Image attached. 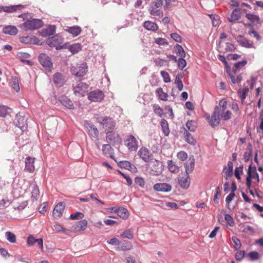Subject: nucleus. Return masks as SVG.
<instances>
[{"instance_id": "nucleus-62", "label": "nucleus", "mask_w": 263, "mask_h": 263, "mask_svg": "<svg viewBox=\"0 0 263 263\" xmlns=\"http://www.w3.org/2000/svg\"><path fill=\"white\" fill-rule=\"evenodd\" d=\"M235 194L234 193H230L229 195L226 198V202L227 204V207L228 209H230V202L235 197Z\"/></svg>"}, {"instance_id": "nucleus-3", "label": "nucleus", "mask_w": 263, "mask_h": 263, "mask_svg": "<svg viewBox=\"0 0 263 263\" xmlns=\"http://www.w3.org/2000/svg\"><path fill=\"white\" fill-rule=\"evenodd\" d=\"M63 42V39L62 36L58 34H56L51 37H48L46 40V43L50 47H55L57 50L66 49L67 48L68 43H66L63 45H61Z\"/></svg>"}, {"instance_id": "nucleus-13", "label": "nucleus", "mask_w": 263, "mask_h": 263, "mask_svg": "<svg viewBox=\"0 0 263 263\" xmlns=\"http://www.w3.org/2000/svg\"><path fill=\"white\" fill-rule=\"evenodd\" d=\"M88 85L85 83L80 82L77 86L73 88V92L76 95H79L81 97H84L87 92Z\"/></svg>"}, {"instance_id": "nucleus-7", "label": "nucleus", "mask_w": 263, "mask_h": 263, "mask_svg": "<svg viewBox=\"0 0 263 263\" xmlns=\"http://www.w3.org/2000/svg\"><path fill=\"white\" fill-rule=\"evenodd\" d=\"M38 60L41 65L46 70L50 72L53 69V63L50 57L44 53H40Z\"/></svg>"}, {"instance_id": "nucleus-45", "label": "nucleus", "mask_w": 263, "mask_h": 263, "mask_svg": "<svg viewBox=\"0 0 263 263\" xmlns=\"http://www.w3.org/2000/svg\"><path fill=\"white\" fill-rule=\"evenodd\" d=\"M246 17L249 20L250 22L257 24H259V17L255 14L248 13L246 14Z\"/></svg>"}, {"instance_id": "nucleus-22", "label": "nucleus", "mask_w": 263, "mask_h": 263, "mask_svg": "<svg viewBox=\"0 0 263 263\" xmlns=\"http://www.w3.org/2000/svg\"><path fill=\"white\" fill-rule=\"evenodd\" d=\"M178 183L182 189H187L190 185V178L189 175L184 174L183 176L179 177Z\"/></svg>"}, {"instance_id": "nucleus-36", "label": "nucleus", "mask_w": 263, "mask_h": 263, "mask_svg": "<svg viewBox=\"0 0 263 263\" xmlns=\"http://www.w3.org/2000/svg\"><path fill=\"white\" fill-rule=\"evenodd\" d=\"M66 48L68 49L72 54H74L82 50V46L80 43H75L71 45H69L68 43Z\"/></svg>"}, {"instance_id": "nucleus-55", "label": "nucleus", "mask_w": 263, "mask_h": 263, "mask_svg": "<svg viewBox=\"0 0 263 263\" xmlns=\"http://www.w3.org/2000/svg\"><path fill=\"white\" fill-rule=\"evenodd\" d=\"M237 42L239 43L240 45L243 47L251 48L253 46L252 44L249 43V41L246 39L243 40H237Z\"/></svg>"}, {"instance_id": "nucleus-50", "label": "nucleus", "mask_w": 263, "mask_h": 263, "mask_svg": "<svg viewBox=\"0 0 263 263\" xmlns=\"http://www.w3.org/2000/svg\"><path fill=\"white\" fill-rule=\"evenodd\" d=\"M227 101L224 99L221 100L219 103V106H218V110L219 111V112H221V114L222 115H223L224 111L227 108Z\"/></svg>"}, {"instance_id": "nucleus-2", "label": "nucleus", "mask_w": 263, "mask_h": 263, "mask_svg": "<svg viewBox=\"0 0 263 263\" xmlns=\"http://www.w3.org/2000/svg\"><path fill=\"white\" fill-rule=\"evenodd\" d=\"M97 120L105 130V132L108 130H114L116 128V122L110 117H100Z\"/></svg>"}, {"instance_id": "nucleus-5", "label": "nucleus", "mask_w": 263, "mask_h": 263, "mask_svg": "<svg viewBox=\"0 0 263 263\" xmlns=\"http://www.w3.org/2000/svg\"><path fill=\"white\" fill-rule=\"evenodd\" d=\"M221 113V112H219L218 110V106H216L212 114L211 117H210L209 114L206 115V120L212 127H215L219 125L220 121L222 118V115Z\"/></svg>"}, {"instance_id": "nucleus-52", "label": "nucleus", "mask_w": 263, "mask_h": 263, "mask_svg": "<svg viewBox=\"0 0 263 263\" xmlns=\"http://www.w3.org/2000/svg\"><path fill=\"white\" fill-rule=\"evenodd\" d=\"M13 88L16 92H19L20 88L18 84V80L16 77H12L11 78Z\"/></svg>"}, {"instance_id": "nucleus-37", "label": "nucleus", "mask_w": 263, "mask_h": 263, "mask_svg": "<svg viewBox=\"0 0 263 263\" xmlns=\"http://www.w3.org/2000/svg\"><path fill=\"white\" fill-rule=\"evenodd\" d=\"M247 150L248 151V153L245 152L243 155L244 159L246 162L249 161H252L253 147L250 143L248 144Z\"/></svg>"}, {"instance_id": "nucleus-61", "label": "nucleus", "mask_w": 263, "mask_h": 263, "mask_svg": "<svg viewBox=\"0 0 263 263\" xmlns=\"http://www.w3.org/2000/svg\"><path fill=\"white\" fill-rule=\"evenodd\" d=\"M135 182L136 184L138 185L139 186L143 188L145 185V181L144 179L140 177H136L135 178Z\"/></svg>"}, {"instance_id": "nucleus-20", "label": "nucleus", "mask_w": 263, "mask_h": 263, "mask_svg": "<svg viewBox=\"0 0 263 263\" xmlns=\"http://www.w3.org/2000/svg\"><path fill=\"white\" fill-rule=\"evenodd\" d=\"M85 125L88 130V134L93 138H98L99 130L96 126L88 121H86Z\"/></svg>"}, {"instance_id": "nucleus-25", "label": "nucleus", "mask_w": 263, "mask_h": 263, "mask_svg": "<svg viewBox=\"0 0 263 263\" xmlns=\"http://www.w3.org/2000/svg\"><path fill=\"white\" fill-rule=\"evenodd\" d=\"M88 222L86 219H82L77 223L72 226V228L75 232L83 231L86 230Z\"/></svg>"}, {"instance_id": "nucleus-43", "label": "nucleus", "mask_w": 263, "mask_h": 263, "mask_svg": "<svg viewBox=\"0 0 263 263\" xmlns=\"http://www.w3.org/2000/svg\"><path fill=\"white\" fill-rule=\"evenodd\" d=\"M174 50L176 54L181 57H185V52L181 45L176 44L174 46Z\"/></svg>"}, {"instance_id": "nucleus-14", "label": "nucleus", "mask_w": 263, "mask_h": 263, "mask_svg": "<svg viewBox=\"0 0 263 263\" xmlns=\"http://www.w3.org/2000/svg\"><path fill=\"white\" fill-rule=\"evenodd\" d=\"M59 101L61 104L69 109H74V106L72 101L66 95H61L59 97Z\"/></svg>"}, {"instance_id": "nucleus-15", "label": "nucleus", "mask_w": 263, "mask_h": 263, "mask_svg": "<svg viewBox=\"0 0 263 263\" xmlns=\"http://www.w3.org/2000/svg\"><path fill=\"white\" fill-rule=\"evenodd\" d=\"M218 59L223 63L225 68L226 69V72L227 74L231 78V82L233 84L236 83V80L235 77L233 75L231 71V68L230 66L228 64V63L227 62L226 57L223 55H218Z\"/></svg>"}, {"instance_id": "nucleus-40", "label": "nucleus", "mask_w": 263, "mask_h": 263, "mask_svg": "<svg viewBox=\"0 0 263 263\" xmlns=\"http://www.w3.org/2000/svg\"><path fill=\"white\" fill-rule=\"evenodd\" d=\"M247 64L246 60L238 62L234 64L233 68L232 71L234 73H236L240 69L241 67L245 66Z\"/></svg>"}, {"instance_id": "nucleus-38", "label": "nucleus", "mask_w": 263, "mask_h": 263, "mask_svg": "<svg viewBox=\"0 0 263 263\" xmlns=\"http://www.w3.org/2000/svg\"><path fill=\"white\" fill-rule=\"evenodd\" d=\"M118 166L121 168H125L133 171V169L136 170V167L130 162L127 161H121L118 163Z\"/></svg>"}, {"instance_id": "nucleus-16", "label": "nucleus", "mask_w": 263, "mask_h": 263, "mask_svg": "<svg viewBox=\"0 0 263 263\" xmlns=\"http://www.w3.org/2000/svg\"><path fill=\"white\" fill-rule=\"evenodd\" d=\"M153 189L157 192H169L172 190V186L169 183H158L154 185Z\"/></svg>"}, {"instance_id": "nucleus-19", "label": "nucleus", "mask_w": 263, "mask_h": 263, "mask_svg": "<svg viewBox=\"0 0 263 263\" xmlns=\"http://www.w3.org/2000/svg\"><path fill=\"white\" fill-rule=\"evenodd\" d=\"M20 41L25 44H37L39 42V39L34 35L22 36L20 38Z\"/></svg>"}, {"instance_id": "nucleus-39", "label": "nucleus", "mask_w": 263, "mask_h": 263, "mask_svg": "<svg viewBox=\"0 0 263 263\" xmlns=\"http://www.w3.org/2000/svg\"><path fill=\"white\" fill-rule=\"evenodd\" d=\"M183 76V74L180 73L177 74L175 77V84L177 85L179 91H181L183 88V84L181 80Z\"/></svg>"}, {"instance_id": "nucleus-23", "label": "nucleus", "mask_w": 263, "mask_h": 263, "mask_svg": "<svg viewBox=\"0 0 263 263\" xmlns=\"http://www.w3.org/2000/svg\"><path fill=\"white\" fill-rule=\"evenodd\" d=\"M34 158L31 157H27L25 159V167L24 171L30 173H33L34 171Z\"/></svg>"}, {"instance_id": "nucleus-18", "label": "nucleus", "mask_w": 263, "mask_h": 263, "mask_svg": "<svg viewBox=\"0 0 263 263\" xmlns=\"http://www.w3.org/2000/svg\"><path fill=\"white\" fill-rule=\"evenodd\" d=\"M66 204L64 202H60L54 208L53 216L56 218L60 217L65 209Z\"/></svg>"}, {"instance_id": "nucleus-42", "label": "nucleus", "mask_w": 263, "mask_h": 263, "mask_svg": "<svg viewBox=\"0 0 263 263\" xmlns=\"http://www.w3.org/2000/svg\"><path fill=\"white\" fill-rule=\"evenodd\" d=\"M117 214L119 217L123 219H126L129 216L128 210L123 207H119V209H118V212Z\"/></svg>"}, {"instance_id": "nucleus-58", "label": "nucleus", "mask_w": 263, "mask_h": 263, "mask_svg": "<svg viewBox=\"0 0 263 263\" xmlns=\"http://www.w3.org/2000/svg\"><path fill=\"white\" fill-rule=\"evenodd\" d=\"M250 260L254 261L257 260L259 257V253L256 251H251L248 254Z\"/></svg>"}, {"instance_id": "nucleus-9", "label": "nucleus", "mask_w": 263, "mask_h": 263, "mask_svg": "<svg viewBox=\"0 0 263 263\" xmlns=\"http://www.w3.org/2000/svg\"><path fill=\"white\" fill-rule=\"evenodd\" d=\"M163 164L161 162L155 160L151 162L148 168L150 174L154 176H157L162 173L163 170Z\"/></svg>"}, {"instance_id": "nucleus-24", "label": "nucleus", "mask_w": 263, "mask_h": 263, "mask_svg": "<svg viewBox=\"0 0 263 263\" xmlns=\"http://www.w3.org/2000/svg\"><path fill=\"white\" fill-rule=\"evenodd\" d=\"M180 132L184 133V140L187 143L192 145H195L196 144V140L192 136V135L187 131L186 129L184 127L182 126L181 128Z\"/></svg>"}, {"instance_id": "nucleus-10", "label": "nucleus", "mask_w": 263, "mask_h": 263, "mask_svg": "<svg viewBox=\"0 0 263 263\" xmlns=\"http://www.w3.org/2000/svg\"><path fill=\"white\" fill-rule=\"evenodd\" d=\"M27 118L24 115H22L20 112L16 114L15 120L14 121V124L17 127L21 129L22 132L27 130Z\"/></svg>"}, {"instance_id": "nucleus-28", "label": "nucleus", "mask_w": 263, "mask_h": 263, "mask_svg": "<svg viewBox=\"0 0 263 263\" xmlns=\"http://www.w3.org/2000/svg\"><path fill=\"white\" fill-rule=\"evenodd\" d=\"M195 166V158L193 156L190 157L188 162L184 163V167L186 174L189 175L193 172Z\"/></svg>"}, {"instance_id": "nucleus-30", "label": "nucleus", "mask_w": 263, "mask_h": 263, "mask_svg": "<svg viewBox=\"0 0 263 263\" xmlns=\"http://www.w3.org/2000/svg\"><path fill=\"white\" fill-rule=\"evenodd\" d=\"M65 30L66 32L72 34L73 37L79 35L82 31L81 28L77 25L71 27L67 26Z\"/></svg>"}, {"instance_id": "nucleus-35", "label": "nucleus", "mask_w": 263, "mask_h": 263, "mask_svg": "<svg viewBox=\"0 0 263 263\" xmlns=\"http://www.w3.org/2000/svg\"><path fill=\"white\" fill-rule=\"evenodd\" d=\"M143 27L145 29L152 31H156L158 29L157 24L149 21H145L143 23Z\"/></svg>"}, {"instance_id": "nucleus-27", "label": "nucleus", "mask_w": 263, "mask_h": 263, "mask_svg": "<svg viewBox=\"0 0 263 263\" xmlns=\"http://www.w3.org/2000/svg\"><path fill=\"white\" fill-rule=\"evenodd\" d=\"M111 145V144L109 143L103 144L102 146V153L105 156H107L108 154L109 155V157L115 160L114 149Z\"/></svg>"}, {"instance_id": "nucleus-47", "label": "nucleus", "mask_w": 263, "mask_h": 263, "mask_svg": "<svg viewBox=\"0 0 263 263\" xmlns=\"http://www.w3.org/2000/svg\"><path fill=\"white\" fill-rule=\"evenodd\" d=\"M186 127L191 132H194L197 128V123L194 120H189L186 123Z\"/></svg>"}, {"instance_id": "nucleus-31", "label": "nucleus", "mask_w": 263, "mask_h": 263, "mask_svg": "<svg viewBox=\"0 0 263 263\" xmlns=\"http://www.w3.org/2000/svg\"><path fill=\"white\" fill-rule=\"evenodd\" d=\"M251 177V179H255L258 182L259 181V175L256 172V167L255 165H249L247 171V176Z\"/></svg>"}, {"instance_id": "nucleus-57", "label": "nucleus", "mask_w": 263, "mask_h": 263, "mask_svg": "<svg viewBox=\"0 0 263 263\" xmlns=\"http://www.w3.org/2000/svg\"><path fill=\"white\" fill-rule=\"evenodd\" d=\"M243 165H240L238 167H236L234 171V175L237 179L241 178L240 175L243 172Z\"/></svg>"}, {"instance_id": "nucleus-11", "label": "nucleus", "mask_w": 263, "mask_h": 263, "mask_svg": "<svg viewBox=\"0 0 263 263\" xmlns=\"http://www.w3.org/2000/svg\"><path fill=\"white\" fill-rule=\"evenodd\" d=\"M124 144L130 152L136 151L138 148V141L132 134L127 136L124 140Z\"/></svg>"}, {"instance_id": "nucleus-41", "label": "nucleus", "mask_w": 263, "mask_h": 263, "mask_svg": "<svg viewBox=\"0 0 263 263\" xmlns=\"http://www.w3.org/2000/svg\"><path fill=\"white\" fill-rule=\"evenodd\" d=\"M162 132L164 136H168L170 134V129L167 121L165 119H162L160 122Z\"/></svg>"}, {"instance_id": "nucleus-6", "label": "nucleus", "mask_w": 263, "mask_h": 263, "mask_svg": "<svg viewBox=\"0 0 263 263\" xmlns=\"http://www.w3.org/2000/svg\"><path fill=\"white\" fill-rule=\"evenodd\" d=\"M106 141L112 146L120 144L122 138L120 135L116 131L108 130L106 133Z\"/></svg>"}, {"instance_id": "nucleus-59", "label": "nucleus", "mask_w": 263, "mask_h": 263, "mask_svg": "<svg viewBox=\"0 0 263 263\" xmlns=\"http://www.w3.org/2000/svg\"><path fill=\"white\" fill-rule=\"evenodd\" d=\"M32 198L37 199L39 196L40 191L37 185L35 184L33 186V190L32 191Z\"/></svg>"}, {"instance_id": "nucleus-53", "label": "nucleus", "mask_w": 263, "mask_h": 263, "mask_svg": "<svg viewBox=\"0 0 263 263\" xmlns=\"http://www.w3.org/2000/svg\"><path fill=\"white\" fill-rule=\"evenodd\" d=\"M231 240L235 243L234 249L235 250H238L241 247V242L239 239L237 238L236 236H233L231 238Z\"/></svg>"}, {"instance_id": "nucleus-51", "label": "nucleus", "mask_w": 263, "mask_h": 263, "mask_svg": "<svg viewBox=\"0 0 263 263\" xmlns=\"http://www.w3.org/2000/svg\"><path fill=\"white\" fill-rule=\"evenodd\" d=\"M5 236L7 239L11 243H14L16 242V236L14 233L8 231L5 233Z\"/></svg>"}, {"instance_id": "nucleus-8", "label": "nucleus", "mask_w": 263, "mask_h": 263, "mask_svg": "<svg viewBox=\"0 0 263 263\" xmlns=\"http://www.w3.org/2000/svg\"><path fill=\"white\" fill-rule=\"evenodd\" d=\"M163 5V0H155L152 2L151 4L149 9L150 14L153 15L163 16V11L161 9H158L162 7Z\"/></svg>"}, {"instance_id": "nucleus-29", "label": "nucleus", "mask_w": 263, "mask_h": 263, "mask_svg": "<svg viewBox=\"0 0 263 263\" xmlns=\"http://www.w3.org/2000/svg\"><path fill=\"white\" fill-rule=\"evenodd\" d=\"M133 248V245L131 242L127 240L120 241L117 250L119 251H128L132 249Z\"/></svg>"}, {"instance_id": "nucleus-48", "label": "nucleus", "mask_w": 263, "mask_h": 263, "mask_svg": "<svg viewBox=\"0 0 263 263\" xmlns=\"http://www.w3.org/2000/svg\"><path fill=\"white\" fill-rule=\"evenodd\" d=\"M248 91L249 88L247 87L243 88L242 90L239 89L238 91V95L242 101L246 99Z\"/></svg>"}, {"instance_id": "nucleus-33", "label": "nucleus", "mask_w": 263, "mask_h": 263, "mask_svg": "<svg viewBox=\"0 0 263 263\" xmlns=\"http://www.w3.org/2000/svg\"><path fill=\"white\" fill-rule=\"evenodd\" d=\"M25 8V6L22 4L6 6V13H11L21 11Z\"/></svg>"}, {"instance_id": "nucleus-63", "label": "nucleus", "mask_w": 263, "mask_h": 263, "mask_svg": "<svg viewBox=\"0 0 263 263\" xmlns=\"http://www.w3.org/2000/svg\"><path fill=\"white\" fill-rule=\"evenodd\" d=\"M226 166L223 168V172L224 174V177L225 179L227 180L229 177H231L233 175V170L230 169H227Z\"/></svg>"}, {"instance_id": "nucleus-60", "label": "nucleus", "mask_w": 263, "mask_h": 263, "mask_svg": "<svg viewBox=\"0 0 263 263\" xmlns=\"http://www.w3.org/2000/svg\"><path fill=\"white\" fill-rule=\"evenodd\" d=\"M161 76L163 78L164 82L167 83L171 82V79L168 73L165 71H161Z\"/></svg>"}, {"instance_id": "nucleus-17", "label": "nucleus", "mask_w": 263, "mask_h": 263, "mask_svg": "<svg viewBox=\"0 0 263 263\" xmlns=\"http://www.w3.org/2000/svg\"><path fill=\"white\" fill-rule=\"evenodd\" d=\"M138 155L145 162H149L151 157L152 156L150 154L149 150L145 147H142L139 149L138 152Z\"/></svg>"}, {"instance_id": "nucleus-4", "label": "nucleus", "mask_w": 263, "mask_h": 263, "mask_svg": "<svg viewBox=\"0 0 263 263\" xmlns=\"http://www.w3.org/2000/svg\"><path fill=\"white\" fill-rule=\"evenodd\" d=\"M88 71L87 64L84 62H80L75 65H72L70 68L72 74L77 77L84 76Z\"/></svg>"}, {"instance_id": "nucleus-32", "label": "nucleus", "mask_w": 263, "mask_h": 263, "mask_svg": "<svg viewBox=\"0 0 263 263\" xmlns=\"http://www.w3.org/2000/svg\"><path fill=\"white\" fill-rule=\"evenodd\" d=\"M53 81L56 85L62 86L65 83L63 75L60 72H56L53 76Z\"/></svg>"}, {"instance_id": "nucleus-26", "label": "nucleus", "mask_w": 263, "mask_h": 263, "mask_svg": "<svg viewBox=\"0 0 263 263\" xmlns=\"http://www.w3.org/2000/svg\"><path fill=\"white\" fill-rule=\"evenodd\" d=\"M2 32L6 34L14 36L18 33V29L15 26L6 25L3 27Z\"/></svg>"}, {"instance_id": "nucleus-54", "label": "nucleus", "mask_w": 263, "mask_h": 263, "mask_svg": "<svg viewBox=\"0 0 263 263\" xmlns=\"http://www.w3.org/2000/svg\"><path fill=\"white\" fill-rule=\"evenodd\" d=\"M185 57L179 58L177 60V65L179 69L182 70L186 65V62L184 60Z\"/></svg>"}, {"instance_id": "nucleus-64", "label": "nucleus", "mask_w": 263, "mask_h": 263, "mask_svg": "<svg viewBox=\"0 0 263 263\" xmlns=\"http://www.w3.org/2000/svg\"><path fill=\"white\" fill-rule=\"evenodd\" d=\"M177 156L179 160L184 161L187 158V154L185 152L181 151L177 153Z\"/></svg>"}, {"instance_id": "nucleus-21", "label": "nucleus", "mask_w": 263, "mask_h": 263, "mask_svg": "<svg viewBox=\"0 0 263 263\" xmlns=\"http://www.w3.org/2000/svg\"><path fill=\"white\" fill-rule=\"evenodd\" d=\"M55 29L56 27L55 25H49L47 27L42 29L40 34L43 37L52 35L55 32Z\"/></svg>"}, {"instance_id": "nucleus-1", "label": "nucleus", "mask_w": 263, "mask_h": 263, "mask_svg": "<svg viewBox=\"0 0 263 263\" xmlns=\"http://www.w3.org/2000/svg\"><path fill=\"white\" fill-rule=\"evenodd\" d=\"M44 26V22L40 18H32L27 20L20 25L19 27L24 31H32L37 30Z\"/></svg>"}, {"instance_id": "nucleus-56", "label": "nucleus", "mask_w": 263, "mask_h": 263, "mask_svg": "<svg viewBox=\"0 0 263 263\" xmlns=\"http://www.w3.org/2000/svg\"><path fill=\"white\" fill-rule=\"evenodd\" d=\"M84 217V215L83 213L80 212H77L75 213L71 214L70 215V218L72 220L75 219H82Z\"/></svg>"}, {"instance_id": "nucleus-12", "label": "nucleus", "mask_w": 263, "mask_h": 263, "mask_svg": "<svg viewBox=\"0 0 263 263\" xmlns=\"http://www.w3.org/2000/svg\"><path fill=\"white\" fill-rule=\"evenodd\" d=\"M88 99L91 102H101L104 98V94L102 91L100 90H95L91 91L87 94Z\"/></svg>"}, {"instance_id": "nucleus-44", "label": "nucleus", "mask_w": 263, "mask_h": 263, "mask_svg": "<svg viewBox=\"0 0 263 263\" xmlns=\"http://www.w3.org/2000/svg\"><path fill=\"white\" fill-rule=\"evenodd\" d=\"M121 237L132 240L134 238L133 230L132 229H128L125 230L123 233L121 234Z\"/></svg>"}, {"instance_id": "nucleus-34", "label": "nucleus", "mask_w": 263, "mask_h": 263, "mask_svg": "<svg viewBox=\"0 0 263 263\" xmlns=\"http://www.w3.org/2000/svg\"><path fill=\"white\" fill-rule=\"evenodd\" d=\"M241 17V9L239 8L234 9L229 17V21L234 22L238 20Z\"/></svg>"}, {"instance_id": "nucleus-49", "label": "nucleus", "mask_w": 263, "mask_h": 263, "mask_svg": "<svg viewBox=\"0 0 263 263\" xmlns=\"http://www.w3.org/2000/svg\"><path fill=\"white\" fill-rule=\"evenodd\" d=\"M167 164L168 170L170 172L172 173H177L179 172V167L174 163L172 160H168Z\"/></svg>"}, {"instance_id": "nucleus-46", "label": "nucleus", "mask_w": 263, "mask_h": 263, "mask_svg": "<svg viewBox=\"0 0 263 263\" xmlns=\"http://www.w3.org/2000/svg\"><path fill=\"white\" fill-rule=\"evenodd\" d=\"M156 93L159 98L163 101H166L168 97L167 93L163 92L162 88L159 87L156 90Z\"/></svg>"}]
</instances>
